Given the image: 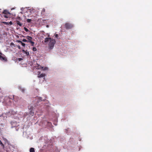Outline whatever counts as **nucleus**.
Wrapping results in <instances>:
<instances>
[{"mask_svg":"<svg viewBox=\"0 0 152 152\" xmlns=\"http://www.w3.org/2000/svg\"><path fill=\"white\" fill-rule=\"evenodd\" d=\"M44 42L45 43L49 42L48 48L50 50H52L56 42L54 39L48 37H46L45 38Z\"/></svg>","mask_w":152,"mask_h":152,"instance_id":"1","label":"nucleus"},{"mask_svg":"<svg viewBox=\"0 0 152 152\" xmlns=\"http://www.w3.org/2000/svg\"><path fill=\"white\" fill-rule=\"evenodd\" d=\"M64 26L66 29H71L73 27L72 24L68 23H66Z\"/></svg>","mask_w":152,"mask_h":152,"instance_id":"2","label":"nucleus"},{"mask_svg":"<svg viewBox=\"0 0 152 152\" xmlns=\"http://www.w3.org/2000/svg\"><path fill=\"white\" fill-rule=\"evenodd\" d=\"M0 59L1 61H7L5 56L1 52H0Z\"/></svg>","mask_w":152,"mask_h":152,"instance_id":"3","label":"nucleus"},{"mask_svg":"<svg viewBox=\"0 0 152 152\" xmlns=\"http://www.w3.org/2000/svg\"><path fill=\"white\" fill-rule=\"evenodd\" d=\"M37 66H36V68L37 69H43V67H42L41 66H40L39 65L37 64Z\"/></svg>","mask_w":152,"mask_h":152,"instance_id":"4","label":"nucleus"},{"mask_svg":"<svg viewBox=\"0 0 152 152\" xmlns=\"http://www.w3.org/2000/svg\"><path fill=\"white\" fill-rule=\"evenodd\" d=\"M26 38L28 39V41L27 42H29V41H31L32 38L31 37H30L29 36H27L26 37Z\"/></svg>","mask_w":152,"mask_h":152,"instance_id":"5","label":"nucleus"},{"mask_svg":"<svg viewBox=\"0 0 152 152\" xmlns=\"http://www.w3.org/2000/svg\"><path fill=\"white\" fill-rule=\"evenodd\" d=\"M45 76V74L42 73L39 75L38 76V78H41L44 77Z\"/></svg>","mask_w":152,"mask_h":152,"instance_id":"6","label":"nucleus"},{"mask_svg":"<svg viewBox=\"0 0 152 152\" xmlns=\"http://www.w3.org/2000/svg\"><path fill=\"white\" fill-rule=\"evenodd\" d=\"M3 13L5 14H10V13L6 10H4L3 12Z\"/></svg>","mask_w":152,"mask_h":152,"instance_id":"7","label":"nucleus"},{"mask_svg":"<svg viewBox=\"0 0 152 152\" xmlns=\"http://www.w3.org/2000/svg\"><path fill=\"white\" fill-rule=\"evenodd\" d=\"M29 114L31 116H33L34 115V112H33V110H31Z\"/></svg>","mask_w":152,"mask_h":152,"instance_id":"8","label":"nucleus"},{"mask_svg":"<svg viewBox=\"0 0 152 152\" xmlns=\"http://www.w3.org/2000/svg\"><path fill=\"white\" fill-rule=\"evenodd\" d=\"M34 148H31L30 149V152H34Z\"/></svg>","mask_w":152,"mask_h":152,"instance_id":"9","label":"nucleus"},{"mask_svg":"<svg viewBox=\"0 0 152 152\" xmlns=\"http://www.w3.org/2000/svg\"><path fill=\"white\" fill-rule=\"evenodd\" d=\"M29 42L31 43V46H34V42L32 41H29Z\"/></svg>","mask_w":152,"mask_h":152,"instance_id":"10","label":"nucleus"},{"mask_svg":"<svg viewBox=\"0 0 152 152\" xmlns=\"http://www.w3.org/2000/svg\"><path fill=\"white\" fill-rule=\"evenodd\" d=\"M17 24L20 26H21L22 25V24L20 22L18 21H17Z\"/></svg>","mask_w":152,"mask_h":152,"instance_id":"11","label":"nucleus"},{"mask_svg":"<svg viewBox=\"0 0 152 152\" xmlns=\"http://www.w3.org/2000/svg\"><path fill=\"white\" fill-rule=\"evenodd\" d=\"M0 145H1L3 148L4 146V144L2 143L1 140H0Z\"/></svg>","mask_w":152,"mask_h":152,"instance_id":"12","label":"nucleus"},{"mask_svg":"<svg viewBox=\"0 0 152 152\" xmlns=\"http://www.w3.org/2000/svg\"><path fill=\"white\" fill-rule=\"evenodd\" d=\"M31 19H27V22H28V23H30L31 21Z\"/></svg>","mask_w":152,"mask_h":152,"instance_id":"13","label":"nucleus"},{"mask_svg":"<svg viewBox=\"0 0 152 152\" xmlns=\"http://www.w3.org/2000/svg\"><path fill=\"white\" fill-rule=\"evenodd\" d=\"M24 29L25 30V31L26 32H28L29 31V30L28 29H27L26 28V27H24Z\"/></svg>","mask_w":152,"mask_h":152,"instance_id":"14","label":"nucleus"},{"mask_svg":"<svg viewBox=\"0 0 152 152\" xmlns=\"http://www.w3.org/2000/svg\"><path fill=\"white\" fill-rule=\"evenodd\" d=\"M33 50L34 51H35L37 50V49L35 47H33Z\"/></svg>","mask_w":152,"mask_h":152,"instance_id":"15","label":"nucleus"},{"mask_svg":"<svg viewBox=\"0 0 152 152\" xmlns=\"http://www.w3.org/2000/svg\"><path fill=\"white\" fill-rule=\"evenodd\" d=\"M25 54H26V55H27V56H28V55H29V52H27V51H26V52L25 53Z\"/></svg>","mask_w":152,"mask_h":152,"instance_id":"16","label":"nucleus"},{"mask_svg":"<svg viewBox=\"0 0 152 152\" xmlns=\"http://www.w3.org/2000/svg\"><path fill=\"white\" fill-rule=\"evenodd\" d=\"M4 17L6 18H9V16L7 15V14H5L4 15Z\"/></svg>","mask_w":152,"mask_h":152,"instance_id":"17","label":"nucleus"},{"mask_svg":"<svg viewBox=\"0 0 152 152\" xmlns=\"http://www.w3.org/2000/svg\"><path fill=\"white\" fill-rule=\"evenodd\" d=\"M2 23H3L6 25H8L9 24L7 22H3Z\"/></svg>","mask_w":152,"mask_h":152,"instance_id":"18","label":"nucleus"},{"mask_svg":"<svg viewBox=\"0 0 152 152\" xmlns=\"http://www.w3.org/2000/svg\"><path fill=\"white\" fill-rule=\"evenodd\" d=\"M22 45L23 46V47H25V44L24 43H23V42H22L21 43Z\"/></svg>","mask_w":152,"mask_h":152,"instance_id":"19","label":"nucleus"},{"mask_svg":"<svg viewBox=\"0 0 152 152\" xmlns=\"http://www.w3.org/2000/svg\"><path fill=\"white\" fill-rule=\"evenodd\" d=\"M55 37L56 38H57L58 39V34H56V35H55Z\"/></svg>","mask_w":152,"mask_h":152,"instance_id":"20","label":"nucleus"},{"mask_svg":"<svg viewBox=\"0 0 152 152\" xmlns=\"http://www.w3.org/2000/svg\"><path fill=\"white\" fill-rule=\"evenodd\" d=\"M23 41L24 42H27V40L26 39H23Z\"/></svg>","mask_w":152,"mask_h":152,"instance_id":"21","label":"nucleus"},{"mask_svg":"<svg viewBox=\"0 0 152 152\" xmlns=\"http://www.w3.org/2000/svg\"><path fill=\"white\" fill-rule=\"evenodd\" d=\"M17 42H18L19 43H21L22 42V41L20 40H18Z\"/></svg>","mask_w":152,"mask_h":152,"instance_id":"22","label":"nucleus"},{"mask_svg":"<svg viewBox=\"0 0 152 152\" xmlns=\"http://www.w3.org/2000/svg\"><path fill=\"white\" fill-rule=\"evenodd\" d=\"M9 23L10 24V25H11L12 24V21H10Z\"/></svg>","mask_w":152,"mask_h":152,"instance_id":"23","label":"nucleus"},{"mask_svg":"<svg viewBox=\"0 0 152 152\" xmlns=\"http://www.w3.org/2000/svg\"><path fill=\"white\" fill-rule=\"evenodd\" d=\"M22 51H23V53H25L26 52V51H25L24 50H22Z\"/></svg>","mask_w":152,"mask_h":152,"instance_id":"24","label":"nucleus"},{"mask_svg":"<svg viewBox=\"0 0 152 152\" xmlns=\"http://www.w3.org/2000/svg\"><path fill=\"white\" fill-rule=\"evenodd\" d=\"M18 48L19 49H20L21 48V47H20V46L19 45L18 46Z\"/></svg>","mask_w":152,"mask_h":152,"instance_id":"25","label":"nucleus"},{"mask_svg":"<svg viewBox=\"0 0 152 152\" xmlns=\"http://www.w3.org/2000/svg\"><path fill=\"white\" fill-rule=\"evenodd\" d=\"M16 97V96H13V99H15V97Z\"/></svg>","mask_w":152,"mask_h":152,"instance_id":"26","label":"nucleus"},{"mask_svg":"<svg viewBox=\"0 0 152 152\" xmlns=\"http://www.w3.org/2000/svg\"><path fill=\"white\" fill-rule=\"evenodd\" d=\"M13 43L12 42V43H11V45H13Z\"/></svg>","mask_w":152,"mask_h":152,"instance_id":"27","label":"nucleus"},{"mask_svg":"<svg viewBox=\"0 0 152 152\" xmlns=\"http://www.w3.org/2000/svg\"><path fill=\"white\" fill-rule=\"evenodd\" d=\"M19 59H20V60H21L22 59V58H19Z\"/></svg>","mask_w":152,"mask_h":152,"instance_id":"28","label":"nucleus"},{"mask_svg":"<svg viewBox=\"0 0 152 152\" xmlns=\"http://www.w3.org/2000/svg\"><path fill=\"white\" fill-rule=\"evenodd\" d=\"M44 10V11H45V10L44 9V10Z\"/></svg>","mask_w":152,"mask_h":152,"instance_id":"29","label":"nucleus"}]
</instances>
